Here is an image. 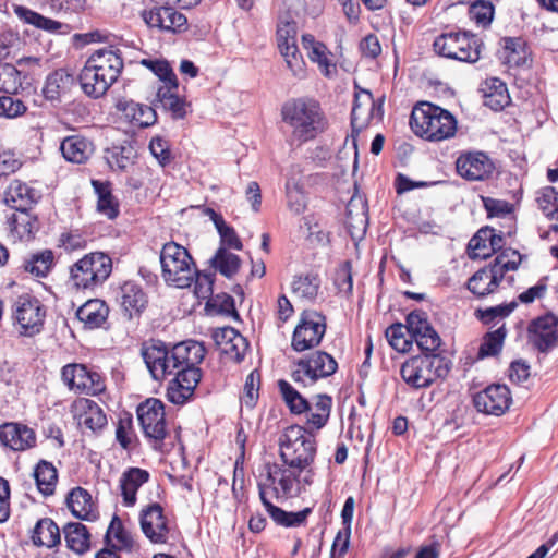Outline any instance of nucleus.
Instances as JSON below:
<instances>
[{"label":"nucleus","mask_w":558,"mask_h":558,"mask_svg":"<svg viewBox=\"0 0 558 558\" xmlns=\"http://www.w3.org/2000/svg\"><path fill=\"white\" fill-rule=\"evenodd\" d=\"M53 252L44 250L33 254L29 259L25 260L24 269L36 277H46L53 265Z\"/></svg>","instance_id":"864d4df0"},{"label":"nucleus","mask_w":558,"mask_h":558,"mask_svg":"<svg viewBox=\"0 0 558 558\" xmlns=\"http://www.w3.org/2000/svg\"><path fill=\"white\" fill-rule=\"evenodd\" d=\"M162 276L178 288L192 286L196 274L195 263L189 251L175 242H168L160 252Z\"/></svg>","instance_id":"423d86ee"},{"label":"nucleus","mask_w":558,"mask_h":558,"mask_svg":"<svg viewBox=\"0 0 558 558\" xmlns=\"http://www.w3.org/2000/svg\"><path fill=\"white\" fill-rule=\"evenodd\" d=\"M354 207L357 211L352 216H345V227L353 240L361 239L366 231L368 218L366 202L361 196L351 197V208Z\"/></svg>","instance_id":"c03bdc74"},{"label":"nucleus","mask_w":558,"mask_h":558,"mask_svg":"<svg viewBox=\"0 0 558 558\" xmlns=\"http://www.w3.org/2000/svg\"><path fill=\"white\" fill-rule=\"evenodd\" d=\"M32 542L35 546L52 548L61 543L60 529L50 518L37 521L33 529Z\"/></svg>","instance_id":"a19ab883"},{"label":"nucleus","mask_w":558,"mask_h":558,"mask_svg":"<svg viewBox=\"0 0 558 558\" xmlns=\"http://www.w3.org/2000/svg\"><path fill=\"white\" fill-rule=\"evenodd\" d=\"M512 403L510 389L506 385L493 384L473 396L475 409L487 415L500 416Z\"/></svg>","instance_id":"6ab92c4d"},{"label":"nucleus","mask_w":558,"mask_h":558,"mask_svg":"<svg viewBox=\"0 0 558 558\" xmlns=\"http://www.w3.org/2000/svg\"><path fill=\"white\" fill-rule=\"evenodd\" d=\"M450 371L446 357L439 354H422L408 359L400 368L404 383L422 389L432 386L437 379L445 378Z\"/></svg>","instance_id":"39448f33"},{"label":"nucleus","mask_w":558,"mask_h":558,"mask_svg":"<svg viewBox=\"0 0 558 558\" xmlns=\"http://www.w3.org/2000/svg\"><path fill=\"white\" fill-rule=\"evenodd\" d=\"M277 385L282 400L292 414L300 415L307 413L312 409L311 402L289 381L286 379H279Z\"/></svg>","instance_id":"49530a36"},{"label":"nucleus","mask_w":558,"mask_h":558,"mask_svg":"<svg viewBox=\"0 0 558 558\" xmlns=\"http://www.w3.org/2000/svg\"><path fill=\"white\" fill-rule=\"evenodd\" d=\"M178 88L179 87H172L171 84L160 86L157 89L156 99L154 101L155 108L162 109L165 112L170 113L173 120L184 119L191 107L185 97L178 95Z\"/></svg>","instance_id":"c85d7f7f"},{"label":"nucleus","mask_w":558,"mask_h":558,"mask_svg":"<svg viewBox=\"0 0 558 558\" xmlns=\"http://www.w3.org/2000/svg\"><path fill=\"white\" fill-rule=\"evenodd\" d=\"M75 81V76L70 71L58 69L47 76L43 94L48 100H57L62 94L70 92Z\"/></svg>","instance_id":"e433bc0d"},{"label":"nucleus","mask_w":558,"mask_h":558,"mask_svg":"<svg viewBox=\"0 0 558 558\" xmlns=\"http://www.w3.org/2000/svg\"><path fill=\"white\" fill-rule=\"evenodd\" d=\"M14 13L16 16L29 24L33 25L39 29L47 31L49 33H64L63 28H68V24H63L61 22H58L56 20L46 17L26 7L23 5H14Z\"/></svg>","instance_id":"37998d69"},{"label":"nucleus","mask_w":558,"mask_h":558,"mask_svg":"<svg viewBox=\"0 0 558 558\" xmlns=\"http://www.w3.org/2000/svg\"><path fill=\"white\" fill-rule=\"evenodd\" d=\"M26 110L27 107L21 99L9 94L0 97V117L14 119L24 114Z\"/></svg>","instance_id":"69168bd1"},{"label":"nucleus","mask_w":558,"mask_h":558,"mask_svg":"<svg viewBox=\"0 0 558 558\" xmlns=\"http://www.w3.org/2000/svg\"><path fill=\"white\" fill-rule=\"evenodd\" d=\"M319 174L305 175L301 165H292L286 175L287 206L294 215H301L307 206V196L304 191L306 184L317 181Z\"/></svg>","instance_id":"dca6fc26"},{"label":"nucleus","mask_w":558,"mask_h":558,"mask_svg":"<svg viewBox=\"0 0 558 558\" xmlns=\"http://www.w3.org/2000/svg\"><path fill=\"white\" fill-rule=\"evenodd\" d=\"M206 354L202 342L186 340L175 344H168L161 340L150 339L141 347V355L155 380H162L182 366L183 362L201 363Z\"/></svg>","instance_id":"f257e3e1"},{"label":"nucleus","mask_w":558,"mask_h":558,"mask_svg":"<svg viewBox=\"0 0 558 558\" xmlns=\"http://www.w3.org/2000/svg\"><path fill=\"white\" fill-rule=\"evenodd\" d=\"M140 524L143 534L154 544H165L168 541V519L163 508L158 502H153L142 509Z\"/></svg>","instance_id":"412c9836"},{"label":"nucleus","mask_w":558,"mask_h":558,"mask_svg":"<svg viewBox=\"0 0 558 558\" xmlns=\"http://www.w3.org/2000/svg\"><path fill=\"white\" fill-rule=\"evenodd\" d=\"M211 266L226 278H232L240 269L241 259L238 255L219 247L210 259Z\"/></svg>","instance_id":"3c124183"},{"label":"nucleus","mask_w":558,"mask_h":558,"mask_svg":"<svg viewBox=\"0 0 558 558\" xmlns=\"http://www.w3.org/2000/svg\"><path fill=\"white\" fill-rule=\"evenodd\" d=\"M77 81L81 85V88L83 93L93 99H98L102 97L108 89L112 86L108 83L107 78L104 77V74L101 75L97 69L90 62L88 59L85 62V65L81 70Z\"/></svg>","instance_id":"2f4dec72"},{"label":"nucleus","mask_w":558,"mask_h":558,"mask_svg":"<svg viewBox=\"0 0 558 558\" xmlns=\"http://www.w3.org/2000/svg\"><path fill=\"white\" fill-rule=\"evenodd\" d=\"M296 23L282 21L277 28V45L294 76H303L305 62L296 44Z\"/></svg>","instance_id":"a211bd4d"},{"label":"nucleus","mask_w":558,"mask_h":558,"mask_svg":"<svg viewBox=\"0 0 558 558\" xmlns=\"http://www.w3.org/2000/svg\"><path fill=\"white\" fill-rule=\"evenodd\" d=\"M515 307L517 302L512 301L508 304L497 305L485 310L478 308L475 311V316L485 325H489L492 323L497 325L505 317L510 315Z\"/></svg>","instance_id":"bf43d9fd"},{"label":"nucleus","mask_w":558,"mask_h":558,"mask_svg":"<svg viewBox=\"0 0 558 558\" xmlns=\"http://www.w3.org/2000/svg\"><path fill=\"white\" fill-rule=\"evenodd\" d=\"M143 20L150 28L162 32L182 33L187 29V19L171 4H156L142 13Z\"/></svg>","instance_id":"aec40b11"},{"label":"nucleus","mask_w":558,"mask_h":558,"mask_svg":"<svg viewBox=\"0 0 558 558\" xmlns=\"http://www.w3.org/2000/svg\"><path fill=\"white\" fill-rule=\"evenodd\" d=\"M281 116L283 122L291 126L293 136L301 142L315 138L327 128L320 105L313 98L301 97L286 101Z\"/></svg>","instance_id":"f03ea898"},{"label":"nucleus","mask_w":558,"mask_h":558,"mask_svg":"<svg viewBox=\"0 0 558 558\" xmlns=\"http://www.w3.org/2000/svg\"><path fill=\"white\" fill-rule=\"evenodd\" d=\"M107 416L101 408L92 400H86V409L81 415L80 425L96 433L107 425Z\"/></svg>","instance_id":"603ef678"},{"label":"nucleus","mask_w":558,"mask_h":558,"mask_svg":"<svg viewBox=\"0 0 558 558\" xmlns=\"http://www.w3.org/2000/svg\"><path fill=\"white\" fill-rule=\"evenodd\" d=\"M506 338L505 323H502L496 330L488 332L478 349V356H494L497 355L504 344Z\"/></svg>","instance_id":"4d7b16f0"},{"label":"nucleus","mask_w":558,"mask_h":558,"mask_svg":"<svg viewBox=\"0 0 558 558\" xmlns=\"http://www.w3.org/2000/svg\"><path fill=\"white\" fill-rule=\"evenodd\" d=\"M105 153L110 167H117V169L121 171L126 170L137 158L135 143L130 140L112 144V146L107 148Z\"/></svg>","instance_id":"f704fd0d"},{"label":"nucleus","mask_w":558,"mask_h":558,"mask_svg":"<svg viewBox=\"0 0 558 558\" xmlns=\"http://www.w3.org/2000/svg\"><path fill=\"white\" fill-rule=\"evenodd\" d=\"M13 317L24 335L33 336L38 333L44 325L45 310L36 296L26 293L15 300Z\"/></svg>","instance_id":"f3484780"},{"label":"nucleus","mask_w":558,"mask_h":558,"mask_svg":"<svg viewBox=\"0 0 558 558\" xmlns=\"http://www.w3.org/2000/svg\"><path fill=\"white\" fill-rule=\"evenodd\" d=\"M437 54L474 63L481 57V45L475 36L468 33H445L436 37L433 44Z\"/></svg>","instance_id":"9d476101"},{"label":"nucleus","mask_w":558,"mask_h":558,"mask_svg":"<svg viewBox=\"0 0 558 558\" xmlns=\"http://www.w3.org/2000/svg\"><path fill=\"white\" fill-rule=\"evenodd\" d=\"M112 271V260L102 252L86 254L70 268V282L75 289H95L101 286Z\"/></svg>","instance_id":"6e6552de"},{"label":"nucleus","mask_w":558,"mask_h":558,"mask_svg":"<svg viewBox=\"0 0 558 558\" xmlns=\"http://www.w3.org/2000/svg\"><path fill=\"white\" fill-rule=\"evenodd\" d=\"M19 213V215L12 214L8 218L9 230L14 238L19 240H28L37 229V219L29 214V210Z\"/></svg>","instance_id":"de8ad7c7"},{"label":"nucleus","mask_w":558,"mask_h":558,"mask_svg":"<svg viewBox=\"0 0 558 558\" xmlns=\"http://www.w3.org/2000/svg\"><path fill=\"white\" fill-rule=\"evenodd\" d=\"M456 168L469 181H484L493 173L494 163L484 153H466L457 159Z\"/></svg>","instance_id":"b1692460"},{"label":"nucleus","mask_w":558,"mask_h":558,"mask_svg":"<svg viewBox=\"0 0 558 558\" xmlns=\"http://www.w3.org/2000/svg\"><path fill=\"white\" fill-rule=\"evenodd\" d=\"M61 375L69 389L75 392L97 396L105 390L100 374L84 364H68L62 367Z\"/></svg>","instance_id":"ddd939ff"},{"label":"nucleus","mask_w":558,"mask_h":558,"mask_svg":"<svg viewBox=\"0 0 558 558\" xmlns=\"http://www.w3.org/2000/svg\"><path fill=\"white\" fill-rule=\"evenodd\" d=\"M112 536L120 544V548L128 550H131L133 548V538L131 534L128 531H125L121 519L117 514L112 517L105 535V542L107 545L110 544V539Z\"/></svg>","instance_id":"052dcab7"},{"label":"nucleus","mask_w":558,"mask_h":558,"mask_svg":"<svg viewBox=\"0 0 558 558\" xmlns=\"http://www.w3.org/2000/svg\"><path fill=\"white\" fill-rule=\"evenodd\" d=\"M66 547L72 551L84 555L90 549V533L80 522H69L63 526Z\"/></svg>","instance_id":"58836bf2"},{"label":"nucleus","mask_w":558,"mask_h":558,"mask_svg":"<svg viewBox=\"0 0 558 558\" xmlns=\"http://www.w3.org/2000/svg\"><path fill=\"white\" fill-rule=\"evenodd\" d=\"M311 407L312 409L307 412V424L316 430H319L328 423L332 398L326 393L317 395Z\"/></svg>","instance_id":"09e8293b"},{"label":"nucleus","mask_w":558,"mask_h":558,"mask_svg":"<svg viewBox=\"0 0 558 558\" xmlns=\"http://www.w3.org/2000/svg\"><path fill=\"white\" fill-rule=\"evenodd\" d=\"M527 331L530 342L543 353L558 345V317L553 314L534 319Z\"/></svg>","instance_id":"5701e85b"},{"label":"nucleus","mask_w":558,"mask_h":558,"mask_svg":"<svg viewBox=\"0 0 558 558\" xmlns=\"http://www.w3.org/2000/svg\"><path fill=\"white\" fill-rule=\"evenodd\" d=\"M92 185L97 195V210L108 219H116L119 216V202L112 195L109 182L93 180Z\"/></svg>","instance_id":"79ce46f5"},{"label":"nucleus","mask_w":558,"mask_h":558,"mask_svg":"<svg viewBox=\"0 0 558 558\" xmlns=\"http://www.w3.org/2000/svg\"><path fill=\"white\" fill-rule=\"evenodd\" d=\"M280 458L284 465L303 472L310 468L316 456L317 446L313 434L305 427L291 425L279 438Z\"/></svg>","instance_id":"20e7f679"},{"label":"nucleus","mask_w":558,"mask_h":558,"mask_svg":"<svg viewBox=\"0 0 558 558\" xmlns=\"http://www.w3.org/2000/svg\"><path fill=\"white\" fill-rule=\"evenodd\" d=\"M88 61L111 85L117 82L124 66L121 51L112 47L94 51Z\"/></svg>","instance_id":"393cba45"},{"label":"nucleus","mask_w":558,"mask_h":558,"mask_svg":"<svg viewBox=\"0 0 558 558\" xmlns=\"http://www.w3.org/2000/svg\"><path fill=\"white\" fill-rule=\"evenodd\" d=\"M259 387H260V373L258 369H253L245 379L244 384V395L242 397V402L246 408L253 409L256 405V402L259 397Z\"/></svg>","instance_id":"680f3d73"},{"label":"nucleus","mask_w":558,"mask_h":558,"mask_svg":"<svg viewBox=\"0 0 558 558\" xmlns=\"http://www.w3.org/2000/svg\"><path fill=\"white\" fill-rule=\"evenodd\" d=\"M40 59L24 57L16 64L0 62V92L16 95L32 85L34 71L40 68Z\"/></svg>","instance_id":"9b49d317"},{"label":"nucleus","mask_w":558,"mask_h":558,"mask_svg":"<svg viewBox=\"0 0 558 558\" xmlns=\"http://www.w3.org/2000/svg\"><path fill=\"white\" fill-rule=\"evenodd\" d=\"M490 229H481L469 242L468 250L471 258H486L489 256L487 238Z\"/></svg>","instance_id":"e2e57ef3"},{"label":"nucleus","mask_w":558,"mask_h":558,"mask_svg":"<svg viewBox=\"0 0 558 558\" xmlns=\"http://www.w3.org/2000/svg\"><path fill=\"white\" fill-rule=\"evenodd\" d=\"M521 262L517 251L501 253L494 263L477 270L468 281V289L477 298H485L496 292L505 275L509 270H515Z\"/></svg>","instance_id":"0eeeda50"},{"label":"nucleus","mask_w":558,"mask_h":558,"mask_svg":"<svg viewBox=\"0 0 558 558\" xmlns=\"http://www.w3.org/2000/svg\"><path fill=\"white\" fill-rule=\"evenodd\" d=\"M39 198L38 191L17 179H12L3 193L5 205L16 211L29 210Z\"/></svg>","instance_id":"bb28decb"},{"label":"nucleus","mask_w":558,"mask_h":558,"mask_svg":"<svg viewBox=\"0 0 558 558\" xmlns=\"http://www.w3.org/2000/svg\"><path fill=\"white\" fill-rule=\"evenodd\" d=\"M410 126L421 138L440 142L454 136L457 120L446 109L430 102H420L412 110Z\"/></svg>","instance_id":"7ed1b4c3"},{"label":"nucleus","mask_w":558,"mask_h":558,"mask_svg":"<svg viewBox=\"0 0 558 558\" xmlns=\"http://www.w3.org/2000/svg\"><path fill=\"white\" fill-rule=\"evenodd\" d=\"M62 156L70 162L83 163L92 155L93 143L81 135L66 136L60 145Z\"/></svg>","instance_id":"c9c22d12"},{"label":"nucleus","mask_w":558,"mask_h":558,"mask_svg":"<svg viewBox=\"0 0 558 558\" xmlns=\"http://www.w3.org/2000/svg\"><path fill=\"white\" fill-rule=\"evenodd\" d=\"M136 438L133 432V420L131 416L120 418L116 428V440L119 445L129 450L132 448L133 440Z\"/></svg>","instance_id":"0e129e2a"},{"label":"nucleus","mask_w":558,"mask_h":558,"mask_svg":"<svg viewBox=\"0 0 558 558\" xmlns=\"http://www.w3.org/2000/svg\"><path fill=\"white\" fill-rule=\"evenodd\" d=\"M383 106L384 95L375 101L368 90L362 89L360 93H355L351 111V125L353 130L360 131L364 129L373 119L380 121Z\"/></svg>","instance_id":"4be33fe9"},{"label":"nucleus","mask_w":558,"mask_h":558,"mask_svg":"<svg viewBox=\"0 0 558 558\" xmlns=\"http://www.w3.org/2000/svg\"><path fill=\"white\" fill-rule=\"evenodd\" d=\"M207 306L214 307L218 313L232 316L239 319V313L235 308L234 299L227 293H219L213 296L208 302Z\"/></svg>","instance_id":"774afa93"},{"label":"nucleus","mask_w":558,"mask_h":558,"mask_svg":"<svg viewBox=\"0 0 558 558\" xmlns=\"http://www.w3.org/2000/svg\"><path fill=\"white\" fill-rule=\"evenodd\" d=\"M199 363H185L178 367L167 388V399L173 404H184L194 392L201 380V369L197 367Z\"/></svg>","instance_id":"2eb2a0df"},{"label":"nucleus","mask_w":558,"mask_h":558,"mask_svg":"<svg viewBox=\"0 0 558 558\" xmlns=\"http://www.w3.org/2000/svg\"><path fill=\"white\" fill-rule=\"evenodd\" d=\"M338 363L325 351L312 352L293 363L292 380L301 387H312L319 379L327 378L337 372Z\"/></svg>","instance_id":"1a4fd4ad"},{"label":"nucleus","mask_w":558,"mask_h":558,"mask_svg":"<svg viewBox=\"0 0 558 558\" xmlns=\"http://www.w3.org/2000/svg\"><path fill=\"white\" fill-rule=\"evenodd\" d=\"M36 486L44 496L54 494L58 482V471L51 462L40 460L33 472Z\"/></svg>","instance_id":"a18cd8bd"},{"label":"nucleus","mask_w":558,"mask_h":558,"mask_svg":"<svg viewBox=\"0 0 558 558\" xmlns=\"http://www.w3.org/2000/svg\"><path fill=\"white\" fill-rule=\"evenodd\" d=\"M65 502L71 513L80 520L93 522L99 517L92 495L81 486L74 487L68 493Z\"/></svg>","instance_id":"7c9ffc66"},{"label":"nucleus","mask_w":558,"mask_h":558,"mask_svg":"<svg viewBox=\"0 0 558 558\" xmlns=\"http://www.w3.org/2000/svg\"><path fill=\"white\" fill-rule=\"evenodd\" d=\"M136 413L144 435L156 444H162L167 436L163 403L149 398L137 407Z\"/></svg>","instance_id":"4468645a"},{"label":"nucleus","mask_w":558,"mask_h":558,"mask_svg":"<svg viewBox=\"0 0 558 558\" xmlns=\"http://www.w3.org/2000/svg\"><path fill=\"white\" fill-rule=\"evenodd\" d=\"M149 472L140 468H129L120 477V489L125 507L136 504V494L142 485L149 481Z\"/></svg>","instance_id":"473e14b6"},{"label":"nucleus","mask_w":558,"mask_h":558,"mask_svg":"<svg viewBox=\"0 0 558 558\" xmlns=\"http://www.w3.org/2000/svg\"><path fill=\"white\" fill-rule=\"evenodd\" d=\"M117 300L124 316L132 319L146 308L148 299L142 287L134 281H125L120 288Z\"/></svg>","instance_id":"cd10ccee"},{"label":"nucleus","mask_w":558,"mask_h":558,"mask_svg":"<svg viewBox=\"0 0 558 558\" xmlns=\"http://www.w3.org/2000/svg\"><path fill=\"white\" fill-rule=\"evenodd\" d=\"M481 90L483 92L485 106L494 111L502 110L510 102L506 84L499 78L486 80Z\"/></svg>","instance_id":"ea45409f"},{"label":"nucleus","mask_w":558,"mask_h":558,"mask_svg":"<svg viewBox=\"0 0 558 558\" xmlns=\"http://www.w3.org/2000/svg\"><path fill=\"white\" fill-rule=\"evenodd\" d=\"M0 441L12 450L23 451L35 446L36 435L26 425L5 423L0 426Z\"/></svg>","instance_id":"c756f323"},{"label":"nucleus","mask_w":558,"mask_h":558,"mask_svg":"<svg viewBox=\"0 0 558 558\" xmlns=\"http://www.w3.org/2000/svg\"><path fill=\"white\" fill-rule=\"evenodd\" d=\"M326 332V317L317 312L303 311L295 326L291 347L296 352H303L318 347Z\"/></svg>","instance_id":"f8f14e48"},{"label":"nucleus","mask_w":558,"mask_h":558,"mask_svg":"<svg viewBox=\"0 0 558 558\" xmlns=\"http://www.w3.org/2000/svg\"><path fill=\"white\" fill-rule=\"evenodd\" d=\"M408 325L417 347L425 352L424 354H434L441 344V339L437 331L430 326L426 318L411 313L408 317Z\"/></svg>","instance_id":"a878e982"},{"label":"nucleus","mask_w":558,"mask_h":558,"mask_svg":"<svg viewBox=\"0 0 558 558\" xmlns=\"http://www.w3.org/2000/svg\"><path fill=\"white\" fill-rule=\"evenodd\" d=\"M536 203L546 217L558 220V191L555 187L545 186L538 190Z\"/></svg>","instance_id":"6e6d98bb"},{"label":"nucleus","mask_w":558,"mask_h":558,"mask_svg":"<svg viewBox=\"0 0 558 558\" xmlns=\"http://www.w3.org/2000/svg\"><path fill=\"white\" fill-rule=\"evenodd\" d=\"M470 16L478 25L486 26L490 24L494 16V7L488 1L477 0L470 7Z\"/></svg>","instance_id":"338daca9"},{"label":"nucleus","mask_w":558,"mask_h":558,"mask_svg":"<svg viewBox=\"0 0 558 558\" xmlns=\"http://www.w3.org/2000/svg\"><path fill=\"white\" fill-rule=\"evenodd\" d=\"M319 288L320 278L313 272L295 276L292 281L293 294L308 302H313L317 298Z\"/></svg>","instance_id":"8fccbe9b"},{"label":"nucleus","mask_w":558,"mask_h":558,"mask_svg":"<svg viewBox=\"0 0 558 558\" xmlns=\"http://www.w3.org/2000/svg\"><path fill=\"white\" fill-rule=\"evenodd\" d=\"M386 339L397 352L405 353L412 348L413 335L410 326L397 325L386 330Z\"/></svg>","instance_id":"5fc2aeb1"},{"label":"nucleus","mask_w":558,"mask_h":558,"mask_svg":"<svg viewBox=\"0 0 558 558\" xmlns=\"http://www.w3.org/2000/svg\"><path fill=\"white\" fill-rule=\"evenodd\" d=\"M118 109L124 117L138 128H148L157 121L156 109L151 106L141 105L135 101H124L118 104Z\"/></svg>","instance_id":"4c0bfd02"},{"label":"nucleus","mask_w":558,"mask_h":558,"mask_svg":"<svg viewBox=\"0 0 558 558\" xmlns=\"http://www.w3.org/2000/svg\"><path fill=\"white\" fill-rule=\"evenodd\" d=\"M108 315V305L99 299L88 300L76 311V317L88 329L101 327L106 323Z\"/></svg>","instance_id":"72a5a7b5"},{"label":"nucleus","mask_w":558,"mask_h":558,"mask_svg":"<svg viewBox=\"0 0 558 558\" xmlns=\"http://www.w3.org/2000/svg\"><path fill=\"white\" fill-rule=\"evenodd\" d=\"M141 64L149 69L156 76H158L159 80L163 82V85L171 84L172 87H179L178 78L167 60L143 59Z\"/></svg>","instance_id":"13d9d810"}]
</instances>
